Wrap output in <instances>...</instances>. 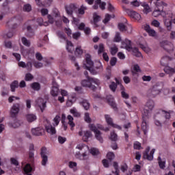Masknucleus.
Segmentation results:
<instances>
[{"mask_svg":"<svg viewBox=\"0 0 175 175\" xmlns=\"http://www.w3.org/2000/svg\"><path fill=\"white\" fill-rule=\"evenodd\" d=\"M24 109V105L21 103H14L13 104L10 110V116L12 118H16L20 113V110Z\"/></svg>","mask_w":175,"mask_h":175,"instance_id":"4","label":"nucleus"},{"mask_svg":"<svg viewBox=\"0 0 175 175\" xmlns=\"http://www.w3.org/2000/svg\"><path fill=\"white\" fill-rule=\"evenodd\" d=\"M154 103L152 100H148L144 109L142 112V122L141 124V129L144 132V135H146L148 134L150 131V117L151 116V111L154 109Z\"/></svg>","mask_w":175,"mask_h":175,"instance_id":"1","label":"nucleus"},{"mask_svg":"<svg viewBox=\"0 0 175 175\" xmlns=\"http://www.w3.org/2000/svg\"><path fill=\"white\" fill-rule=\"evenodd\" d=\"M35 68H36L37 69H39V68H43V64L39 62H33Z\"/></svg>","mask_w":175,"mask_h":175,"instance_id":"53","label":"nucleus"},{"mask_svg":"<svg viewBox=\"0 0 175 175\" xmlns=\"http://www.w3.org/2000/svg\"><path fill=\"white\" fill-rule=\"evenodd\" d=\"M38 106L40 108L42 113H43L44 109H46V101L43 99L38 100Z\"/></svg>","mask_w":175,"mask_h":175,"instance_id":"23","label":"nucleus"},{"mask_svg":"<svg viewBox=\"0 0 175 175\" xmlns=\"http://www.w3.org/2000/svg\"><path fill=\"white\" fill-rule=\"evenodd\" d=\"M105 118L107 124H108V125L111 126L113 124V118H110L109 115H105Z\"/></svg>","mask_w":175,"mask_h":175,"instance_id":"45","label":"nucleus"},{"mask_svg":"<svg viewBox=\"0 0 175 175\" xmlns=\"http://www.w3.org/2000/svg\"><path fill=\"white\" fill-rule=\"evenodd\" d=\"M89 128L94 133L99 131V130H98V127H96L94 124H90Z\"/></svg>","mask_w":175,"mask_h":175,"instance_id":"50","label":"nucleus"},{"mask_svg":"<svg viewBox=\"0 0 175 175\" xmlns=\"http://www.w3.org/2000/svg\"><path fill=\"white\" fill-rule=\"evenodd\" d=\"M118 27L120 32H124V31H126V26H125L124 23H118Z\"/></svg>","mask_w":175,"mask_h":175,"instance_id":"47","label":"nucleus"},{"mask_svg":"<svg viewBox=\"0 0 175 175\" xmlns=\"http://www.w3.org/2000/svg\"><path fill=\"white\" fill-rule=\"evenodd\" d=\"M45 129L47 132V133H49V135H55L57 133V131L55 130V127L53 126L51 124H48L45 126Z\"/></svg>","mask_w":175,"mask_h":175,"instance_id":"16","label":"nucleus"},{"mask_svg":"<svg viewBox=\"0 0 175 175\" xmlns=\"http://www.w3.org/2000/svg\"><path fill=\"white\" fill-rule=\"evenodd\" d=\"M117 53H118V48H117V46H113L111 48V55H116Z\"/></svg>","mask_w":175,"mask_h":175,"instance_id":"56","label":"nucleus"},{"mask_svg":"<svg viewBox=\"0 0 175 175\" xmlns=\"http://www.w3.org/2000/svg\"><path fill=\"white\" fill-rule=\"evenodd\" d=\"M148 92L150 94V96L155 98L157 95H159L161 94V89L158 88V85H155L148 90Z\"/></svg>","mask_w":175,"mask_h":175,"instance_id":"12","label":"nucleus"},{"mask_svg":"<svg viewBox=\"0 0 175 175\" xmlns=\"http://www.w3.org/2000/svg\"><path fill=\"white\" fill-rule=\"evenodd\" d=\"M95 137L100 142V143H103V137H102V132L100 131L94 133Z\"/></svg>","mask_w":175,"mask_h":175,"instance_id":"31","label":"nucleus"},{"mask_svg":"<svg viewBox=\"0 0 175 175\" xmlns=\"http://www.w3.org/2000/svg\"><path fill=\"white\" fill-rule=\"evenodd\" d=\"M10 88L12 92H16V88H18V81H14L12 82L10 84Z\"/></svg>","mask_w":175,"mask_h":175,"instance_id":"26","label":"nucleus"},{"mask_svg":"<svg viewBox=\"0 0 175 175\" xmlns=\"http://www.w3.org/2000/svg\"><path fill=\"white\" fill-rule=\"evenodd\" d=\"M173 113V111H165L162 109H159L155 114V118L157 117L161 118L162 116L165 118V120H170L171 114Z\"/></svg>","mask_w":175,"mask_h":175,"instance_id":"5","label":"nucleus"},{"mask_svg":"<svg viewBox=\"0 0 175 175\" xmlns=\"http://www.w3.org/2000/svg\"><path fill=\"white\" fill-rule=\"evenodd\" d=\"M102 163L104 166V167L108 168L110 166V164L109 163V160L104 159L102 160Z\"/></svg>","mask_w":175,"mask_h":175,"instance_id":"54","label":"nucleus"},{"mask_svg":"<svg viewBox=\"0 0 175 175\" xmlns=\"http://www.w3.org/2000/svg\"><path fill=\"white\" fill-rule=\"evenodd\" d=\"M84 120L85 121V122H88V124H91L92 120L90 117V113L88 112L85 113Z\"/></svg>","mask_w":175,"mask_h":175,"instance_id":"42","label":"nucleus"},{"mask_svg":"<svg viewBox=\"0 0 175 175\" xmlns=\"http://www.w3.org/2000/svg\"><path fill=\"white\" fill-rule=\"evenodd\" d=\"M57 35L60 39H62L63 40H66V36L65 35V33H64V32L57 31Z\"/></svg>","mask_w":175,"mask_h":175,"instance_id":"46","label":"nucleus"},{"mask_svg":"<svg viewBox=\"0 0 175 175\" xmlns=\"http://www.w3.org/2000/svg\"><path fill=\"white\" fill-rule=\"evenodd\" d=\"M107 158L109 162H111L113 159L116 158V155L113 153V152H109L107 154Z\"/></svg>","mask_w":175,"mask_h":175,"instance_id":"40","label":"nucleus"},{"mask_svg":"<svg viewBox=\"0 0 175 175\" xmlns=\"http://www.w3.org/2000/svg\"><path fill=\"white\" fill-rule=\"evenodd\" d=\"M47 151V148L46 147H42L41 148L40 155L42 158V166H46L47 162L49 161V157L46 155V152Z\"/></svg>","mask_w":175,"mask_h":175,"instance_id":"10","label":"nucleus"},{"mask_svg":"<svg viewBox=\"0 0 175 175\" xmlns=\"http://www.w3.org/2000/svg\"><path fill=\"white\" fill-rule=\"evenodd\" d=\"M94 83L95 84V81L94 80H89V79H83L81 81V85L82 87H85L86 88H89L91 83Z\"/></svg>","mask_w":175,"mask_h":175,"instance_id":"17","label":"nucleus"},{"mask_svg":"<svg viewBox=\"0 0 175 175\" xmlns=\"http://www.w3.org/2000/svg\"><path fill=\"white\" fill-rule=\"evenodd\" d=\"M113 42H121V36H120V33H116Z\"/></svg>","mask_w":175,"mask_h":175,"instance_id":"61","label":"nucleus"},{"mask_svg":"<svg viewBox=\"0 0 175 175\" xmlns=\"http://www.w3.org/2000/svg\"><path fill=\"white\" fill-rule=\"evenodd\" d=\"M110 18H111V16L109 14H107L105 15V19L103 21V23H104V24H107V23L110 21Z\"/></svg>","mask_w":175,"mask_h":175,"instance_id":"59","label":"nucleus"},{"mask_svg":"<svg viewBox=\"0 0 175 175\" xmlns=\"http://www.w3.org/2000/svg\"><path fill=\"white\" fill-rule=\"evenodd\" d=\"M23 12H26L29 13V12L32 11V6L29 3L25 4L23 7Z\"/></svg>","mask_w":175,"mask_h":175,"instance_id":"32","label":"nucleus"},{"mask_svg":"<svg viewBox=\"0 0 175 175\" xmlns=\"http://www.w3.org/2000/svg\"><path fill=\"white\" fill-rule=\"evenodd\" d=\"M92 135V133H91V131H85L84 132V136H83V139H85V142H86V140H88V139H90V137H91V136Z\"/></svg>","mask_w":175,"mask_h":175,"instance_id":"44","label":"nucleus"},{"mask_svg":"<svg viewBox=\"0 0 175 175\" xmlns=\"http://www.w3.org/2000/svg\"><path fill=\"white\" fill-rule=\"evenodd\" d=\"M109 139L110 140H111V142H117V140H118V135H117V133H116V132L112 131L110 133Z\"/></svg>","mask_w":175,"mask_h":175,"instance_id":"33","label":"nucleus"},{"mask_svg":"<svg viewBox=\"0 0 175 175\" xmlns=\"http://www.w3.org/2000/svg\"><path fill=\"white\" fill-rule=\"evenodd\" d=\"M141 49H142V50H144L145 51V53H150V51H151V49H150V47H148V46H146V45H141L140 46Z\"/></svg>","mask_w":175,"mask_h":175,"instance_id":"55","label":"nucleus"},{"mask_svg":"<svg viewBox=\"0 0 175 175\" xmlns=\"http://www.w3.org/2000/svg\"><path fill=\"white\" fill-rule=\"evenodd\" d=\"M81 105L85 109V110H88L90 109V103L87 100H83L81 102Z\"/></svg>","mask_w":175,"mask_h":175,"instance_id":"35","label":"nucleus"},{"mask_svg":"<svg viewBox=\"0 0 175 175\" xmlns=\"http://www.w3.org/2000/svg\"><path fill=\"white\" fill-rule=\"evenodd\" d=\"M133 148L134 150H142L143 148L142 147V144L136 141L133 143Z\"/></svg>","mask_w":175,"mask_h":175,"instance_id":"39","label":"nucleus"},{"mask_svg":"<svg viewBox=\"0 0 175 175\" xmlns=\"http://www.w3.org/2000/svg\"><path fill=\"white\" fill-rule=\"evenodd\" d=\"M66 12L68 16H72L73 14V11L77 10V5L74 3H71L69 5L65 6Z\"/></svg>","mask_w":175,"mask_h":175,"instance_id":"14","label":"nucleus"},{"mask_svg":"<svg viewBox=\"0 0 175 175\" xmlns=\"http://www.w3.org/2000/svg\"><path fill=\"white\" fill-rule=\"evenodd\" d=\"M90 152L92 154V155H93V157H97V155H99L100 154L99 150L95 148H91Z\"/></svg>","mask_w":175,"mask_h":175,"instance_id":"37","label":"nucleus"},{"mask_svg":"<svg viewBox=\"0 0 175 175\" xmlns=\"http://www.w3.org/2000/svg\"><path fill=\"white\" fill-rule=\"evenodd\" d=\"M24 109V105L21 103H14L13 104L10 110V116L12 118H16L20 113V110Z\"/></svg>","mask_w":175,"mask_h":175,"instance_id":"3","label":"nucleus"},{"mask_svg":"<svg viewBox=\"0 0 175 175\" xmlns=\"http://www.w3.org/2000/svg\"><path fill=\"white\" fill-rule=\"evenodd\" d=\"M31 88L35 91H39L40 90V84L38 82H34L31 84Z\"/></svg>","mask_w":175,"mask_h":175,"instance_id":"34","label":"nucleus"},{"mask_svg":"<svg viewBox=\"0 0 175 175\" xmlns=\"http://www.w3.org/2000/svg\"><path fill=\"white\" fill-rule=\"evenodd\" d=\"M93 19L94 24H96L97 23H99V21L100 20V16L99 15H97L96 14H94Z\"/></svg>","mask_w":175,"mask_h":175,"instance_id":"52","label":"nucleus"},{"mask_svg":"<svg viewBox=\"0 0 175 175\" xmlns=\"http://www.w3.org/2000/svg\"><path fill=\"white\" fill-rule=\"evenodd\" d=\"M67 118L68 120V124L71 127V131H73V128H75V122H73V116L71 115H68L67 116Z\"/></svg>","mask_w":175,"mask_h":175,"instance_id":"27","label":"nucleus"},{"mask_svg":"<svg viewBox=\"0 0 175 175\" xmlns=\"http://www.w3.org/2000/svg\"><path fill=\"white\" fill-rule=\"evenodd\" d=\"M165 25L167 27V28L172 29V20L166 19L165 21Z\"/></svg>","mask_w":175,"mask_h":175,"instance_id":"57","label":"nucleus"},{"mask_svg":"<svg viewBox=\"0 0 175 175\" xmlns=\"http://www.w3.org/2000/svg\"><path fill=\"white\" fill-rule=\"evenodd\" d=\"M21 41L23 44H24V46H26V47H29L31 46V42H29V40H28L27 38L23 37L21 38Z\"/></svg>","mask_w":175,"mask_h":175,"instance_id":"36","label":"nucleus"},{"mask_svg":"<svg viewBox=\"0 0 175 175\" xmlns=\"http://www.w3.org/2000/svg\"><path fill=\"white\" fill-rule=\"evenodd\" d=\"M8 125H9L10 128H14V129H16V128H18V126H20L21 124H20V122L18 120H15L14 122H10L8 124Z\"/></svg>","mask_w":175,"mask_h":175,"instance_id":"29","label":"nucleus"},{"mask_svg":"<svg viewBox=\"0 0 175 175\" xmlns=\"http://www.w3.org/2000/svg\"><path fill=\"white\" fill-rule=\"evenodd\" d=\"M29 159L30 162H33V160L35 159V154L33 151H29Z\"/></svg>","mask_w":175,"mask_h":175,"instance_id":"51","label":"nucleus"},{"mask_svg":"<svg viewBox=\"0 0 175 175\" xmlns=\"http://www.w3.org/2000/svg\"><path fill=\"white\" fill-rule=\"evenodd\" d=\"M27 31L29 32L27 34V38H32L35 35V33L33 32V29H32V27L30 25H28L27 27Z\"/></svg>","mask_w":175,"mask_h":175,"instance_id":"30","label":"nucleus"},{"mask_svg":"<svg viewBox=\"0 0 175 175\" xmlns=\"http://www.w3.org/2000/svg\"><path fill=\"white\" fill-rule=\"evenodd\" d=\"M84 75H85V77L88 80L94 81L96 85L99 86L100 85V82L99 81V79H95V78H93V77H90V76H88V71H85Z\"/></svg>","mask_w":175,"mask_h":175,"instance_id":"20","label":"nucleus"},{"mask_svg":"<svg viewBox=\"0 0 175 175\" xmlns=\"http://www.w3.org/2000/svg\"><path fill=\"white\" fill-rule=\"evenodd\" d=\"M105 99L109 106H111V107H112V109H113L115 111H117V110H118V108H117V104L114 101V97L113 96L108 95L106 96Z\"/></svg>","mask_w":175,"mask_h":175,"instance_id":"9","label":"nucleus"},{"mask_svg":"<svg viewBox=\"0 0 175 175\" xmlns=\"http://www.w3.org/2000/svg\"><path fill=\"white\" fill-rule=\"evenodd\" d=\"M142 6L144 7V13H145V14H148V13L151 12V9L148 4L144 3Z\"/></svg>","mask_w":175,"mask_h":175,"instance_id":"38","label":"nucleus"},{"mask_svg":"<svg viewBox=\"0 0 175 175\" xmlns=\"http://www.w3.org/2000/svg\"><path fill=\"white\" fill-rule=\"evenodd\" d=\"M85 10H87V7H84V5H82L78 10L79 14H84L85 13Z\"/></svg>","mask_w":175,"mask_h":175,"instance_id":"49","label":"nucleus"},{"mask_svg":"<svg viewBox=\"0 0 175 175\" xmlns=\"http://www.w3.org/2000/svg\"><path fill=\"white\" fill-rule=\"evenodd\" d=\"M83 53L84 51H83V49H81V46H78L74 51V54L76 57H81V55L83 54Z\"/></svg>","mask_w":175,"mask_h":175,"instance_id":"22","label":"nucleus"},{"mask_svg":"<svg viewBox=\"0 0 175 175\" xmlns=\"http://www.w3.org/2000/svg\"><path fill=\"white\" fill-rule=\"evenodd\" d=\"M161 46L164 49V50H166L167 51H173L174 49V45L171 42H169L167 40H164L161 42Z\"/></svg>","mask_w":175,"mask_h":175,"instance_id":"7","label":"nucleus"},{"mask_svg":"<svg viewBox=\"0 0 175 175\" xmlns=\"http://www.w3.org/2000/svg\"><path fill=\"white\" fill-rule=\"evenodd\" d=\"M31 133L33 136H43L44 129L42 127H36L31 129Z\"/></svg>","mask_w":175,"mask_h":175,"instance_id":"13","label":"nucleus"},{"mask_svg":"<svg viewBox=\"0 0 175 175\" xmlns=\"http://www.w3.org/2000/svg\"><path fill=\"white\" fill-rule=\"evenodd\" d=\"M122 47L126 49L128 51H131L132 50V44H131V40H125V42L122 43Z\"/></svg>","mask_w":175,"mask_h":175,"instance_id":"19","label":"nucleus"},{"mask_svg":"<svg viewBox=\"0 0 175 175\" xmlns=\"http://www.w3.org/2000/svg\"><path fill=\"white\" fill-rule=\"evenodd\" d=\"M86 69L87 70H89V72H90L92 75H98V72H99V70H103V67L102 66V64H100V62H98V66H96L95 68H92V67L86 66Z\"/></svg>","mask_w":175,"mask_h":175,"instance_id":"8","label":"nucleus"},{"mask_svg":"<svg viewBox=\"0 0 175 175\" xmlns=\"http://www.w3.org/2000/svg\"><path fill=\"white\" fill-rule=\"evenodd\" d=\"M117 64V57H111L110 59V65L111 66H115V65Z\"/></svg>","mask_w":175,"mask_h":175,"instance_id":"60","label":"nucleus"},{"mask_svg":"<svg viewBox=\"0 0 175 175\" xmlns=\"http://www.w3.org/2000/svg\"><path fill=\"white\" fill-rule=\"evenodd\" d=\"M23 170L25 173H31V172H32V167L31 166V164H27Z\"/></svg>","mask_w":175,"mask_h":175,"instance_id":"41","label":"nucleus"},{"mask_svg":"<svg viewBox=\"0 0 175 175\" xmlns=\"http://www.w3.org/2000/svg\"><path fill=\"white\" fill-rule=\"evenodd\" d=\"M109 88L113 92H116V90H117V83H116V82H111V85H109Z\"/></svg>","mask_w":175,"mask_h":175,"instance_id":"48","label":"nucleus"},{"mask_svg":"<svg viewBox=\"0 0 175 175\" xmlns=\"http://www.w3.org/2000/svg\"><path fill=\"white\" fill-rule=\"evenodd\" d=\"M59 92V88H58V84L57 82L53 81V87L51 90V95L52 96H58Z\"/></svg>","mask_w":175,"mask_h":175,"instance_id":"15","label":"nucleus"},{"mask_svg":"<svg viewBox=\"0 0 175 175\" xmlns=\"http://www.w3.org/2000/svg\"><path fill=\"white\" fill-rule=\"evenodd\" d=\"M132 16L136 20H140V18H141L140 14H139L137 12L133 11Z\"/></svg>","mask_w":175,"mask_h":175,"instance_id":"63","label":"nucleus"},{"mask_svg":"<svg viewBox=\"0 0 175 175\" xmlns=\"http://www.w3.org/2000/svg\"><path fill=\"white\" fill-rule=\"evenodd\" d=\"M70 113L72 114L74 117L79 118L81 117V113L80 112L77 111V109L76 108H72L70 110Z\"/></svg>","mask_w":175,"mask_h":175,"instance_id":"28","label":"nucleus"},{"mask_svg":"<svg viewBox=\"0 0 175 175\" xmlns=\"http://www.w3.org/2000/svg\"><path fill=\"white\" fill-rule=\"evenodd\" d=\"M105 51V45L103 44H100L98 46V54H102Z\"/></svg>","mask_w":175,"mask_h":175,"instance_id":"58","label":"nucleus"},{"mask_svg":"<svg viewBox=\"0 0 175 175\" xmlns=\"http://www.w3.org/2000/svg\"><path fill=\"white\" fill-rule=\"evenodd\" d=\"M25 81H32L33 80V75L31 73H27L25 75Z\"/></svg>","mask_w":175,"mask_h":175,"instance_id":"43","label":"nucleus"},{"mask_svg":"<svg viewBox=\"0 0 175 175\" xmlns=\"http://www.w3.org/2000/svg\"><path fill=\"white\" fill-rule=\"evenodd\" d=\"M75 90L78 92V94H83V88H81V86H76L75 88Z\"/></svg>","mask_w":175,"mask_h":175,"instance_id":"64","label":"nucleus"},{"mask_svg":"<svg viewBox=\"0 0 175 175\" xmlns=\"http://www.w3.org/2000/svg\"><path fill=\"white\" fill-rule=\"evenodd\" d=\"M133 55H135V57L137 58H143V55H142V53H140L139 49L136 47L133 48Z\"/></svg>","mask_w":175,"mask_h":175,"instance_id":"25","label":"nucleus"},{"mask_svg":"<svg viewBox=\"0 0 175 175\" xmlns=\"http://www.w3.org/2000/svg\"><path fill=\"white\" fill-rule=\"evenodd\" d=\"M150 148L148 146L146 148L145 152H144L143 157L144 159H147L148 161H152L154 159V154H155V148L152 149L150 152ZM150 152V154H148Z\"/></svg>","mask_w":175,"mask_h":175,"instance_id":"6","label":"nucleus"},{"mask_svg":"<svg viewBox=\"0 0 175 175\" xmlns=\"http://www.w3.org/2000/svg\"><path fill=\"white\" fill-rule=\"evenodd\" d=\"M25 118L27 122H33V121H36L37 117L36 115L33 113H28L25 116Z\"/></svg>","mask_w":175,"mask_h":175,"instance_id":"18","label":"nucleus"},{"mask_svg":"<svg viewBox=\"0 0 175 175\" xmlns=\"http://www.w3.org/2000/svg\"><path fill=\"white\" fill-rule=\"evenodd\" d=\"M138 73H142V69L138 64H135L133 66V75H137Z\"/></svg>","mask_w":175,"mask_h":175,"instance_id":"24","label":"nucleus"},{"mask_svg":"<svg viewBox=\"0 0 175 175\" xmlns=\"http://www.w3.org/2000/svg\"><path fill=\"white\" fill-rule=\"evenodd\" d=\"M143 28L147 33H148L149 36H152V38H155L157 36V31L154 30L153 29H151V27H150V25L145 24L143 25Z\"/></svg>","mask_w":175,"mask_h":175,"instance_id":"11","label":"nucleus"},{"mask_svg":"<svg viewBox=\"0 0 175 175\" xmlns=\"http://www.w3.org/2000/svg\"><path fill=\"white\" fill-rule=\"evenodd\" d=\"M85 61H86V64H87V66H85V69H87V66H88L89 68L94 66V62H92V60L91 59L90 55L88 54L86 55Z\"/></svg>","mask_w":175,"mask_h":175,"instance_id":"21","label":"nucleus"},{"mask_svg":"<svg viewBox=\"0 0 175 175\" xmlns=\"http://www.w3.org/2000/svg\"><path fill=\"white\" fill-rule=\"evenodd\" d=\"M153 1L156 7L153 11L152 16L153 17H159V16H161L163 13V6H167V4L162 0Z\"/></svg>","mask_w":175,"mask_h":175,"instance_id":"2","label":"nucleus"},{"mask_svg":"<svg viewBox=\"0 0 175 175\" xmlns=\"http://www.w3.org/2000/svg\"><path fill=\"white\" fill-rule=\"evenodd\" d=\"M58 142L60 144H64V143H65V142H66V137H64L62 136H59Z\"/></svg>","mask_w":175,"mask_h":175,"instance_id":"62","label":"nucleus"}]
</instances>
